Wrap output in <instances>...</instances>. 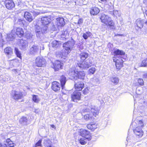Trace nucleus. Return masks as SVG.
Listing matches in <instances>:
<instances>
[{"label":"nucleus","instance_id":"2eb2a0df","mask_svg":"<svg viewBox=\"0 0 147 147\" xmlns=\"http://www.w3.org/2000/svg\"><path fill=\"white\" fill-rule=\"evenodd\" d=\"M134 132L135 134L139 137H142L143 135V132L142 128H139V127H137L134 129Z\"/></svg>","mask_w":147,"mask_h":147},{"label":"nucleus","instance_id":"37998d69","mask_svg":"<svg viewBox=\"0 0 147 147\" xmlns=\"http://www.w3.org/2000/svg\"><path fill=\"white\" fill-rule=\"evenodd\" d=\"M31 12L32 13L33 16L34 17L39 15L40 13V12L36 11H32Z\"/></svg>","mask_w":147,"mask_h":147},{"label":"nucleus","instance_id":"4d7b16f0","mask_svg":"<svg viewBox=\"0 0 147 147\" xmlns=\"http://www.w3.org/2000/svg\"><path fill=\"white\" fill-rule=\"evenodd\" d=\"M144 105L147 109V101H144Z\"/></svg>","mask_w":147,"mask_h":147},{"label":"nucleus","instance_id":"393cba45","mask_svg":"<svg viewBox=\"0 0 147 147\" xmlns=\"http://www.w3.org/2000/svg\"><path fill=\"white\" fill-rule=\"evenodd\" d=\"M51 45L53 47L54 49L59 48L61 45V42L57 40H54L52 42Z\"/></svg>","mask_w":147,"mask_h":147},{"label":"nucleus","instance_id":"20e7f679","mask_svg":"<svg viewBox=\"0 0 147 147\" xmlns=\"http://www.w3.org/2000/svg\"><path fill=\"white\" fill-rule=\"evenodd\" d=\"M75 44V41L72 40L68 41L64 43L63 47H64L65 51V55H67L70 52Z\"/></svg>","mask_w":147,"mask_h":147},{"label":"nucleus","instance_id":"6e6552de","mask_svg":"<svg viewBox=\"0 0 147 147\" xmlns=\"http://www.w3.org/2000/svg\"><path fill=\"white\" fill-rule=\"evenodd\" d=\"M39 50V47L38 45L34 44L31 46L29 53L31 55H35L38 53Z\"/></svg>","mask_w":147,"mask_h":147},{"label":"nucleus","instance_id":"4468645a","mask_svg":"<svg viewBox=\"0 0 147 147\" xmlns=\"http://www.w3.org/2000/svg\"><path fill=\"white\" fill-rule=\"evenodd\" d=\"M52 88L55 91L57 92L60 89V85L57 82H54L52 83Z\"/></svg>","mask_w":147,"mask_h":147},{"label":"nucleus","instance_id":"473e14b6","mask_svg":"<svg viewBox=\"0 0 147 147\" xmlns=\"http://www.w3.org/2000/svg\"><path fill=\"white\" fill-rule=\"evenodd\" d=\"M84 118L86 121L89 120H92L94 119L93 117L92 114H87L84 116Z\"/></svg>","mask_w":147,"mask_h":147},{"label":"nucleus","instance_id":"b1692460","mask_svg":"<svg viewBox=\"0 0 147 147\" xmlns=\"http://www.w3.org/2000/svg\"><path fill=\"white\" fill-rule=\"evenodd\" d=\"M90 111L91 113L92 114V116H94L96 117L98 113L99 110L98 108L96 107L95 106H93L92 107L90 108Z\"/></svg>","mask_w":147,"mask_h":147},{"label":"nucleus","instance_id":"ddd939ff","mask_svg":"<svg viewBox=\"0 0 147 147\" xmlns=\"http://www.w3.org/2000/svg\"><path fill=\"white\" fill-rule=\"evenodd\" d=\"M144 22L143 20H141L140 19H137L135 23L136 28V29L142 28L143 26Z\"/></svg>","mask_w":147,"mask_h":147},{"label":"nucleus","instance_id":"9b49d317","mask_svg":"<svg viewBox=\"0 0 147 147\" xmlns=\"http://www.w3.org/2000/svg\"><path fill=\"white\" fill-rule=\"evenodd\" d=\"M63 66V64L62 63L59 61L57 60L53 63V67L55 71H58L59 69H62Z\"/></svg>","mask_w":147,"mask_h":147},{"label":"nucleus","instance_id":"a18cd8bd","mask_svg":"<svg viewBox=\"0 0 147 147\" xmlns=\"http://www.w3.org/2000/svg\"><path fill=\"white\" fill-rule=\"evenodd\" d=\"M95 68L94 67H92L89 69L88 73L89 74H93L95 72Z\"/></svg>","mask_w":147,"mask_h":147},{"label":"nucleus","instance_id":"7ed1b4c3","mask_svg":"<svg viewBox=\"0 0 147 147\" xmlns=\"http://www.w3.org/2000/svg\"><path fill=\"white\" fill-rule=\"evenodd\" d=\"M100 19L101 22L107 26H113L114 24L111 19L108 16L102 13L101 15Z\"/></svg>","mask_w":147,"mask_h":147},{"label":"nucleus","instance_id":"c9c22d12","mask_svg":"<svg viewBox=\"0 0 147 147\" xmlns=\"http://www.w3.org/2000/svg\"><path fill=\"white\" fill-rule=\"evenodd\" d=\"M32 100L34 102L36 103H38L40 100L38 96L36 95H33Z\"/></svg>","mask_w":147,"mask_h":147},{"label":"nucleus","instance_id":"bf43d9fd","mask_svg":"<svg viewBox=\"0 0 147 147\" xmlns=\"http://www.w3.org/2000/svg\"><path fill=\"white\" fill-rule=\"evenodd\" d=\"M144 23L145 25L147 26V20Z\"/></svg>","mask_w":147,"mask_h":147},{"label":"nucleus","instance_id":"f704fd0d","mask_svg":"<svg viewBox=\"0 0 147 147\" xmlns=\"http://www.w3.org/2000/svg\"><path fill=\"white\" fill-rule=\"evenodd\" d=\"M92 83L93 85H96V84H98L99 83V80L96 78H94L91 79Z\"/></svg>","mask_w":147,"mask_h":147},{"label":"nucleus","instance_id":"c756f323","mask_svg":"<svg viewBox=\"0 0 147 147\" xmlns=\"http://www.w3.org/2000/svg\"><path fill=\"white\" fill-rule=\"evenodd\" d=\"M97 125L96 124H89L87 125V127L89 129L94 131L97 128Z\"/></svg>","mask_w":147,"mask_h":147},{"label":"nucleus","instance_id":"7c9ffc66","mask_svg":"<svg viewBox=\"0 0 147 147\" xmlns=\"http://www.w3.org/2000/svg\"><path fill=\"white\" fill-rule=\"evenodd\" d=\"M80 56L81 60H84L87 58L88 54L86 53L83 52L80 53Z\"/></svg>","mask_w":147,"mask_h":147},{"label":"nucleus","instance_id":"f03ea898","mask_svg":"<svg viewBox=\"0 0 147 147\" xmlns=\"http://www.w3.org/2000/svg\"><path fill=\"white\" fill-rule=\"evenodd\" d=\"M69 74L72 78L75 80L78 79H83L85 76V74L84 71H78L74 70V69L71 68L69 70Z\"/></svg>","mask_w":147,"mask_h":147},{"label":"nucleus","instance_id":"9d476101","mask_svg":"<svg viewBox=\"0 0 147 147\" xmlns=\"http://www.w3.org/2000/svg\"><path fill=\"white\" fill-rule=\"evenodd\" d=\"M81 94L78 91L74 92L71 94V98L72 100L74 102H77L78 100H79L80 98Z\"/></svg>","mask_w":147,"mask_h":147},{"label":"nucleus","instance_id":"052dcab7","mask_svg":"<svg viewBox=\"0 0 147 147\" xmlns=\"http://www.w3.org/2000/svg\"><path fill=\"white\" fill-rule=\"evenodd\" d=\"M44 47L43 46L41 47L40 50L42 49V50H44Z\"/></svg>","mask_w":147,"mask_h":147},{"label":"nucleus","instance_id":"c03bdc74","mask_svg":"<svg viewBox=\"0 0 147 147\" xmlns=\"http://www.w3.org/2000/svg\"><path fill=\"white\" fill-rule=\"evenodd\" d=\"M24 21L21 19H19L18 20L17 23L21 26H23L24 25Z\"/></svg>","mask_w":147,"mask_h":147},{"label":"nucleus","instance_id":"4be33fe9","mask_svg":"<svg viewBox=\"0 0 147 147\" xmlns=\"http://www.w3.org/2000/svg\"><path fill=\"white\" fill-rule=\"evenodd\" d=\"M57 25L58 26H63L65 24L64 19L62 18H59L56 19Z\"/></svg>","mask_w":147,"mask_h":147},{"label":"nucleus","instance_id":"a211bd4d","mask_svg":"<svg viewBox=\"0 0 147 147\" xmlns=\"http://www.w3.org/2000/svg\"><path fill=\"white\" fill-rule=\"evenodd\" d=\"M100 11V10L98 7H93L91 8L90 13L91 15L94 16L97 15Z\"/></svg>","mask_w":147,"mask_h":147},{"label":"nucleus","instance_id":"a19ab883","mask_svg":"<svg viewBox=\"0 0 147 147\" xmlns=\"http://www.w3.org/2000/svg\"><path fill=\"white\" fill-rule=\"evenodd\" d=\"M138 43L136 40H134L131 42V45L133 47L136 48L138 46Z\"/></svg>","mask_w":147,"mask_h":147},{"label":"nucleus","instance_id":"79ce46f5","mask_svg":"<svg viewBox=\"0 0 147 147\" xmlns=\"http://www.w3.org/2000/svg\"><path fill=\"white\" fill-rule=\"evenodd\" d=\"M141 65L143 67L147 66V58L145 59L142 61Z\"/></svg>","mask_w":147,"mask_h":147},{"label":"nucleus","instance_id":"3c124183","mask_svg":"<svg viewBox=\"0 0 147 147\" xmlns=\"http://www.w3.org/2000/svg\"><path fill=\"white\" fill-rule=\"evenodd\" d=\"M15 144L12 141H11L8 143V145L9 147H13Z\"/></svg>","mask_w":147,"mask_h":147},{"label":"nucleus","instance_id":"aec40b11","mask_svg":"<svg viewBox=\"0 0 147 147\" xmlns=\"http://www.w3.org/2000/svg\"><path fill=\"white\" fill-rule=\"evenodd\" d=\"M60 81L62 89L63 90L65 88V85L67 81L66 78L64 76L62 75L61 77Z\"/></svg>","mask_w":147,"mask_h":147},{"label":"nucleus","instance_id":"dca6fc26","mask_svg":"<svg viewBox=\"0 0 147 147\" xmlns=\"http://www.w3.org/2000/svg\"><path fill=\"white\" fill-rule=\"evenodd\" d=\"M84 84L82 82H79L77 83L75 82L74 87L75 89L78 91L82 90L84 87Z\"/></svg>","mask_w":147,"mask_h":147},{"label":"nucleus","instance_id":"5701e85b","mask_svg":"<svg viewBox=\"0 0 147 147\" xmlns=\"http://www.w3.org/2000/svg\"><path fill=\"white\" fill-rule=\"evenodd\" d=\"M109 80L112 83L115 85L117 84L119 82L118 78L115 76H110L109 78Z\"/></svg>","mask_w":147,"mask_h":147},{"label":"nucleus","instance_id":"4c0bfd02","mask_svg":"<svg viewBox=\"0 0 147 147\" xmlns=\"http://www.w3.org/2000/svg\"><path fill=\"white\" fill-rule=\"evenodd\" d=\"M79 142L80 144L82 145H84L86 143V141L85 138L84 137H82L79 140Z\"/></svg>","mask_w":147,"mask_h":147},{"label":"nucleus","instance_id":"864d4df0","mask_svg":"<svg viewBox=\"0 0 147 147\" xmlns=\"http://www.w3.org/2000/svg\"><path fill=\"white\" fill-rule=\"evenodd\" d=\"M83 19H80L78 21V24H81L83 22Z\"/></svg>","mask_w":147,"mask_h":147},{"label":"nucleus","instance_id":"e433bc0d","mask_svg":"<svg viewBox=\"0 0 147 147\" xmlns=\"http://www.w3.org/2000/svg\"><path fill=\"white\" fill-rule=\"evenodd\" d=\"M91 33L90 32H86L85 33H84L83 35V37L85 39H87L88 37L90 36Z\"/></svg>","mask_w":147,"mask_h":147},{"label":"nucleus","instance_id":"09e8293b","mask_svg":"<svg viewBox=\"0 0 147 147\" xmlns=\"http://www.w3.org/2000/svg\"><path fill=\"white\" fill-rule=\"evenodd\" d=\"M86 140H90L91 139V136L90 135V133H89L88 134H87L86 136H85L84 137Z\"/></svg>","mask_w":147,"mask_h":147},{"label":"nucleus","instance_id":"0eeeda50","mask_svg":"<svg viewBox=\"0 0 147 147\" xmlns=\"http://www.w3.org/2000/svg\"><path fill=\"white\" fill-rule=\"evenodd\" d=\"M11 96L12 98L16 100L21 99L23 97L22 92L20 91H12Z\"/></svg>","mask_w":147,"mask_h":147},{"label":"nucleus","instance_id":"ea45409f","mask_svg":"<svg viewBox=\"0 0 147 147\" xmlns=\"http://www.w3.org/2000/svg\"><path fill=\"white\" fill-rule=\"evenodd\" d=\"M56 55L57 57L59 58H63V52L60 51H58L56 52Z\"/></svg>","mask_w":147,"mask_h":147},{"label":"nucleus","instance_id":"39448f33","mask_svg":"<svg viewBox=\"0 0 147 147\" xmlns=\"http://www.w3.org/2000/svg\"><path fill=\"white\" fill-rule=\"evenodd\" d=\"M35 60V65L36 66L38 67H44L45 66L46 61L43 57L38 56L36 58Z\"/></svg>","mask_w":147,"mask_h":147},{"label":"nucleus","instance_id":"a878e982","mask_svg":"<svg viewBox=\"0 0 147 147\" xmlns=\"http://www.w3.org/2000/svg\"><path fill=\"white\" fill-rule=\"evenodd\" d=\"M16 33V35L20 37H22L24 34V32L22 29L20 28H17Z\"/></svg>","mask_w":147,"mask_h":147},{"label":"nucleus","instance_id":"58836bf2","mask_svg":"<svg viewBox=\"0 0 147 147\" xmlns=\"http://www.w3.org/2000/svg\"><path fill=\"white\" fill-rule=\"evenodd\" d=\"M15 38V37L12 35V33L7 35V39L8 40H12Z\"/></svg>","mask_w":147,"mask_h":147},{"label":"nucleus","instance_id":"f257e3e1","mask_svg":"<svg viewBox=\"0 0 147 147\" xmlns=\"http://www.w3.org/2000/svg\"><path fill=\"white\" fill-rule=\"evenodd\" d=\"M51 21V19L49 17H43L41 18V22L42 24L40 26L37 25L36 26L35 32L37 38H40L43 34L48 32L47 25Z\"/></svg>","mask_w":147,"mask_h":147},{"label":"nucleus","instance_id":"2f4dec72","mask_svg":"<svg viewBox=\"0 0 147 147\" xmlns=\"http://www.w3.org/2000/svg\"><path fill=\"white\" fill-rule=\"evenodd\" d=\"M89 133V132L84 129H81L80 130V135L83 137H84L86 136L87 134H88Z\"/></svg>","mask_w":147,"mask_h":147},{"label":"nucleus","instance_id":"e2e57ef3","mask_svg":"<svg viewBox=\"0 0 147 147\" xmlns=\"http://www.w3.org/2000/svg\"><path fill=\"white\" fill-rule=\"evenodd\" d=\"M0 147H3V146H2V144L0 142Z\"/></svg>","mask_w":147,"mask_h":147},{"label":"nucleus","instance_id":"8fccbe9b","mask_svg":"<svg viewBox=\"0 0 147 147\" xmlns=\"http://www.w3.org/2000/svg\"><path fill=\"white\" fill-rule=\"evenodd\" d=\"M138 83L141 86L143 85L144 84V82L143 80L142 79H139L138 80Z\"/></svg>","mask_w":147,"mask_h":147},{"label":"nucleus","instance_id":"1a4fd4ad","mask_svg":"<svg viewBox=\"0 0 147 147\" xmlns=\"http://www.w3.org/2000/svg\"><path fill=\"white\" fill-rule=\"evenodd\" d=\"M119 59H117L116 57H114L113 60L115 62L116 68L118 70H119L123 67V62L122 58H118Z\"/></svg>","mask_w":147,"mask_h":147},{"label":"nucleus","instance_id":"6ab92c4d","mask_svg":"<svg viewBox=\"0 0 147 147\" xmlns=\"http://www.w3.org/2000/svg\"><path fill=\"white\" fill-rule=\"evenodd\" d=\"M5 5L6 8L8 9H11L15 6V4L12 1H6L5 2Z\"/></svg>","mask_w":147,"mask_h":147},{"label":"nucleus","instance_id":"de8ad7c7","mask_svg":"<svg viewBox=\"0 0 147 147\" xmlns=\"http://www.w3.org/2000/svg\"><path fill=\"white\" fill-rule=\"evenodd\" d=\"M42 140H39L35 144L34 147H37L38 146L42 147Z\"/></svg>","mask_w":147,"mask_h":147},{"label":"nucleus","instance_id":"f8f14e48","mask_svg":"<svg viewBox=\"0 0 147 147\" xmlns=\"http://www.w3.org/2000/svg\"><path fill=\"white\" fill-rule=\"evenodd\" d=\"M4 52L7 57L10 58L13 54L12 49L10 47H7L4 49Z\"/></svg>","mask_w":147,"mask_h":147},{"label":"nucleus","instance_id":"5fc2aeb1","mask_svg":"<svg viewBox=\"0 0 147 147\" xmlns=\"http://www.w3.org/2000/svg\"><path fill=\"white\" fill-rule=\"evenodd\" d=\"M90 109L88 108H86L83 110V111L84 112H88L89 111Z\"/></svg>","mask_w":147,"mask_h":147},{"label":"nucleus","instance_id":"423d86ee","mask_svg":"<svg viewBox=\"0 0 147 147\" xmlns=\"http://www.w3.org/2000/svg\"><path fill=\"white\" fill-rule=\"evenodd\" d=\"M92 62L90 60L88 59L82 63L78 64V67L83 69H87L90 67L92 65Z\"/></svg>","mask_w":147,"mask_h":147},{"label":"nucleus","instance_id":"680f3d73","mask_svg":"<svg viewBox=\"0 0 147 147\" xmlns=\"http://www.w3.org/2000/svg\"><path fill=\"white\" fill-rule=\"evenodd\" d=\"M101 1H102V2H105V1H106L107 0H100Z\"/></svg>","mask_w":147,"mask_h":147},{"label":"nucleus","instance_id":"13d9d810","mask_svg":"<svg viewBox=\"0 0 147 147\" xmlns=\"http://www.w3.org/2000/svg\"><path fill=\"white\" fill-rule=\"evenodd\" d=\"M11 141L8 138V139H7V140H6V142H7V144H8V143H9V142H11Z\"/></svg>","mask_w":147,"mask_h":147},{"label":"nucleus","instance_id":"cd10ccee","mask_svg":"<svg viewBox=\"0 0 147 147\" xmlns=\"http://www.w3.org/2000/svg\"><path fill=\"white\" fill-rule=\"evenodd\" d=\"M43 144L45 147H53L51 141L49 139H47L44 140Z\"/></svg>","mask_w":147,"mask_h":147},{"label":"nucleus","instance_id":"49530a36","mask_svg":"<svg viewBox=\"0 0 147 147\" xmlns=\"http://www.w3.org/2000/svg\"><path fill=\"white\" fill-rule=\"evenodd\" d=\"M138 126L139 128H142L144 125V123L141 120H139L138 121Z\"/></svg>","mask_w":147,"mask_h":147},{"label":"nucleus","instance_id":"412c9836","mask_svg":"<svg viewBox=\"0 0 147 147\" xmlns=\"http://www.w3.org/2000/svg\"><path fill=\"white\" fill-rule=\"evenodd\" d=\"M114 54L115 56H119V57H116L117 59H119L118 58H121V56L122 55H124L125 54V53L123 52V51L122 50H120L118 49L115 50L114 51Z\"/></svg>","mask_w":147,"mask_h":147},{"label":"nucleus","instance_id":"c85d7f7f","mask_svg":"<svg viewBox=\"0 0 147 147\" xmlns=\"http://www.w3.org/2000/svg\"><path fill=\"white\" fill-rule=\"evenodd\" d=\"M28 119L25 117H22L19 120L20 123L23 125H26L27 124Z\"/></svg>","mask_w":147,"mask_h":147},{"label":"nucleus","instance_id":"603ef678","mask_svg":"<svg viewBox=\"0 0 147 147\" xmlns=\"http://www.w3.org/2000/svg\"><path fill=\"white\" fill-rule=\"evenodd\" d=\"M140 90L138 88H137L136 89V93L138 95H140V94L141 92H140Z\"/></svg>","mask_w":147,"mask_h":147},{"label":"nucleus","instance_id":"69168bd1","mask_svg":"<svg viewBox=\"0 0 147 147\" xmlns=\"http://www.w3.org/2000/svg\"><path fill=\"white\" fill-rule=\"evenodd\" d=\"M1 117V115L0 114V118Z\"/></svg>","mask_w":147,"mask_h":147},{"label":"nucleus","instance_id":"0e129e2a","mask_svg":"<svg viewBox=\"0 0 147 147\" xmlns=\"http://www.w3.org/2000/svg\"><path fill=\"white\" fill-rule=\"evenodd\" d=\"M13 71H17L16 69H15L13 70Z\"/></svg>","mask_w":147,"mask_h":147},{"label":"nucleus","instance_id":"f3484780","mask_svg":"<svg viewBox=\"0 0 147 147\" xmlns=\"http://www.w3.org/2000/svg\"><path fill=\"white\" fill-rule=\"evenodd\" d=\"M24 17L26 20L29 22H31L33 19L30 13L28 12H25Z\"/></svg>","mask_w":147,"mask_h":147},{"label":"nucleus","instance_id":"72a5a7b5","mask_svg":"<svg viewBox=\"0 0 147 147\" xmlns=\"http://www.w3.org/2000/svg\"><path fill=\"white\" fill-rule=\"evenodd\" d=\"M14 51L17 56L19 58L21 59V53L18 49L16 47L15 48Z\"/></svg>","mask_w":147,"mask_h":147},{"label":"nucleus","instance_id":"bb28decb","mask_svg":"<svg viewBox=\"0 0 147 147\" xmlns=\"http://www.w3.org/2000/svg\"><path fill=\"white\" fill-rule=\"evenodd\" d=\"M28 46V43L26 41L21 40L20 42V46L22 49H24Z\"/></svg>","mask_w":147,"mask_h":147},{"label":"nucleus","instance_id":"6e6d98bb","mask_svg":"<svg viewBox=\"0 0 147 147\" xmlns=\"http://www.w3.org/2000/svg\"><path fill=\"white\" fill-rule=\"evenodd\" d=\"M146 10L144 12V17H145L146 16L147 17V5L146 6Z\"/></svg>","mask_w":147,"mask_h":147}]
</instances>
